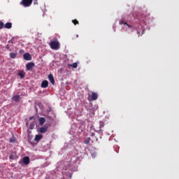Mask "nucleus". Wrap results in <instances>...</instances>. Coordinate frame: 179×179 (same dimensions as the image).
I'll use <instances>...</instances> for the list:
<instances>
[{"mask_svg":"<svg viewBox=\"0 0 179 179\" xmlns=\"http://www.w3.org/2000/svg\"><path fill=\"white\" fill-rule=\"evenodd\" d=\"M31 3H33V0H22L20 3L22 6L24 8H29L31 6Z\"/></svg>","mask_w":179,"mask_h":179,"instance_id":"1","label":"nucleus"},{"mask_svg":"<svg viewBox=\"0 0 179 179\" xmlns=\"http://www.w3.org/2000/svg\"><path fill=\"white\" fill-rule=\"evenodd\" d=\"M49 45H59V42L57 37H55L53 41H50Z\"/></svg>","mask_w":179,"mask_h":179,"instance_id":"2","label":"nucleus"},{"mask_svg":"<svg viewBox=\"0 0 179 179\" xmlns=\"http://www.w3.org/2000/svg\"><path fill=\"white\" fill-rule=\"evenodd\" d=\"M33 66H34V62H29L26 64V68L27 71H31V69H33Z\"/></svg>","mask_w":179,"mask_h":179,"instance_id":"3","label":"nucleus"},{"mask_svg":"<svg viewBox=\"0 0 179 179\" xmlns=\"http://www.w3.org/2000/svg\"><path fill=\"white\" fill-rule=\"evenodd\" d=\"M23 58L25 61H31V55L29 53L24 54Z\"/></svg>","mask_w":179,"mask_h":179,"instance_id":"4","label":"nucleus"},{"mask_svg":"<svg viewBox=\"0 0 179 179\" xmlns=\"http://www.w3.org/2000/svg\"><path fill=\"white\" fill-rule=\"evenodd\" d=\"M50 83H52V85H55V80L54 79V76H52V74H49L48 76Z\"/></svg>","mask_w":179,"mask_h":179,"instance_id":"5","label":"nucleus"},{"mask_svg":"<svg viewBox=\"0 0 179 179\" xmlns=\"http://www.w3.org/2000/svg\"><path fill=\"white\" fill-rule=\"evenodd\" d=\"M22 162H23L24 164H25V166H27V164H29V163H30V158L29 157H24L22 159Z\"/></svg>","mask_w":179,"mask_h":179,"instance_id":"6","label":"nucleus"},{"mask_svg":"<svg viewBox=\"0 0 179 179\" xmlns=\"http://www.w3.org/2000/svg\"><path fill=\"white\" fill-rule=\"evenodd\" d=\"M41 87L43 89H46V87H48V82L47 81V80L42 81Z\"/></svg>","mask_w":179,"mask_h":179,"instance_id":"7","label":"nucleus"},{"mask_svg":"<svg viewBox=\"0 0 179 179\" xmlns=\"http://www.w3.org/2000/svg\"><path fill=\"white\" fill-rule=\"evenodd\" d=\"M48 131V127L45 126L40 128V132L41 134H45Z\"/></svg>","mask_w":179,"mask_h":179,"instance_id":"8","label":"nucleus"},{"mask_svg":"<svg viewBox=\"0 0 179 179\" xmlns=\"http://www.w3.org/2000/svg\"><path fill=\"white\" fill-rule=\"evenodd\" d=\"M92 100L95 101L97 100V99H99V94H97V93L96 92H92Z\"/></svg>","mask_w":179,"mask_h":179,"instance_id":"9","label":"nucleus"},{"mask_svg":"<svg viewBox=\"0 0 179 179\" xmlns=\"http://www.w3.org/2000/svg\"><path fill=\"white\" fill-rule=\"evenodd\" d=\"M41 139H43V135L38 134V135H36L34 141H36V142H38L41 141Z\"/></svg>","mask_w":179,"mask_h":179,"instance_id":"10","label":"nucleus"},{"mask_svg":"<svg viewBox=\"0 0 179 179\" xmlns=\"http://www.w3.org/2000/svg\"><path fill=\"white\" fill-rule=\"evenodd\" d=\"M38 121L40 125H44V124H45V119L44 117H40Z\"/></svg>","mask_w":179,"mask_h":179,"instance_id":"11","label":"nucleus"},{"mask_svg":"<svg viewBox=\"0 0 179 179\" xmlns=\"http://www.w3.org/2000/svg\"><path fill=\"white\" fill-rule=\"evenodd\" d=\"M5 29H12V22H7L4 24Z\"/></svg>","mask_w":179,"mask_h":179,"instance_id":"12","label":"nucleus"},{"mask_svg":"<svg viewBox=\"0 0 179 179\" xmlns=\"http://www.w3.org/2000/svg\"><path fill=\"white\" fill-rule=\"evenodd\" d=\"M17 57V53L16 52H11L10 53V57L12 58L13 59H15Z\"/></svg>","mask_w":179,"mask_h":179,"instance_id":"13","label":"nucleus"},{"mask_svg":"<svg viewBox=\"0 0 179 179\" xmlns=\"http://www.w3.org/2000/svg\"><path fill=\"white\" fill-rule=\"evenodd\" d=\"M68 66H71L72 68L76 69V68H78V63L75 62L73 64H68Z\"/></svg>","mask_w":179,"mask_h":179,"instance_id":"14","label":"nucleus"},{"mask_svg":"<svg viewBox=\"0 0 179 179\" xmlns=\"http://www.w3.org/2000/svg\"><path fill=\"white\" fill-rule=\"evenodd\" d=\"M20 99V96H19V95H15V96H13V100L14 101H19Z\"/></svg>","mask_w":179,"mask_h":179,"instance_id":"15","label":"nucleus"},{"mask_svg":"<svg viewBox=\"0 0 179 179\" xmlns=\"http://www.w3.org/2000/svg\"><path fill=\"white\" fill-rule=\"evenodd\" d=\"M50 48H52V50H59V45H50Z\"/></svg>","mask_w":179,"mask_h":179,"instance_id":"16","label":"nucleus"},{"mask_svg":"<svg viewBox=\"0 0 179 179\" xmlns=\"http://www.w3.org/2000/svg\"><path fill=\"white\" fill-rule=\"evenodd\" d=\"M18 76L21 78V79H23V78H24V73L22 72V71H20L18 73Z\"/></svg>","mask_w":179,"mask_h":179,"instance_id":"17","label":"nucleus"},{"mask_svg":"<svg viewBox=\"0 0 179 179\" xmlns=\"http://www.w3.org/2000/svg\"><path fill=\"white\" fill-rule=\"evenodd\" d=\"M16 142V138H15L13 136H12L11 138H10V143H15Z\"/></svg>","mask_w":179,"mask_h":179,"instance_id":"18","label":"nucleus"},{"mask_svg":"<svg viewBox=\"0 0 179 179\" xmlns=\"http://www.w3.org/2000/svg\"><path fill=\"white\" fill-rule=\"evenodd\" d=\"M99 128H100V129H101V128H104L103 122H102V121L99 122Z\"/></svg>","mask_w":179,"mask_h":179,"instance_id":"19","label":"nucleus"},{"mask_svg":"<svg viewBox=\"0 0 179 179\" xmlns=\"http://www.w3.org/2000/svg\"><path fill=\"white\" fill-rule=\"evenodd\" d=\"M84 143H85V145H87V144L90 143V137L87 138L85 141Z\"/></svg>","mask_w":179,"mask_h":179,"instance_id":"20","label":"nucleus"},{"mask_svg":"<svg viewBox=\"0 0 179 179\" xmlns=\"http://www.w3.org/2000/svg\"><path fill=\"white\" fill-rule=\"evenodd\" d=\"M72 23L76 26V24H79V21H78V20H73Z\"/></svg>","mask_w":179,"mask_h":179,"instance_id":"21","label":"nucleus"},{"mask_svg":"<svg viewBox=\"0 0 179 179\" xmlns=\"http://www.w3.org/2000/svg\"><path fill=\"white\" fill-rule=\"evenodd\" d=\"M5 24H3V22L2 21H0V30L3 29Z\"/></svg>","mask_w":179,"mask_h":179,"instance_id":"22","label":"nucleus"},{"mask_svg":"<svg viewBox=\"0 0 179 179\" xmlns=\"http://www.w3.org/2000/svg\"><path fill=\"white\" fill-rule=\"evenodd\" d=\"M120 23H121V24H127L128 26V27H132L131 25L128 24V23L124 22V21L121 22Z\"/></svg>","mask_w":179,"mask_h":179,"instance_id":"23","label":"nucleus"},{"mask_svg":"<svg viewBox=\"0 0 179 179\" xmlns=\"http://www.w3.org/2000/svg\"><path fill=\"white\" fill-rule=\"evenodd\" d=\"M38 0H34V5H38V2H37Z\"/></svg>","mask_w":179,"mask_h":179,"instance_id":"24","label":"nucleus"},{"mask_svg":"<svg viewBox=\"0 0 179 179\" xmlns=\"http://www.w3.org/2000/svg\"><path fill=\"white\" fill-rule=\"evenodd\" d=\"M38 37L41 38L43 37V34L41 33H38Z\"/></svg>","mask_w":179,"mask_h":179,"instance_id":"25","label":"nucleus"},{"mask_svg":"<svg viewBox=\"0 0 179 179\" xmlns=\"http://www.w3.org/2000/svg\"><path fill=\"white\" fill-rule=\"evenodd\" d=\"M33 118H34V117H30L29 120L31 121L33 120Z\"/></svg>","mask_w":179,"mask_h":179,"instance_id":"26","label":"nucleus"},{"mask_svg":"<svg viewBox=\"0 0 179 179\" xmlns=\"http://www.w3.org/2000/svg\"><path fill=\"white\" fill-rule=\"evenodd\" d=\"M145 34V30H143V33H142V34Z\"/></svg>","mask_w":179,"mask_h":179,"instance_id":"27","label":"nucleus"},{"mask_svg":"<svg viewBox=\"0 0 179 179\" xmlns=\"http://www.w3.org/2000/svg\"><path fill=\"white\" fill-rule=\"evenodd\" d=\"M99 132H101V129L99 130Z\"/></svg>","mask_w":179,"mask_h":179,"instance_id":"28","label":"nucleus"},{"mask_svg":"<svg viewBox=\"0 0 179 179\" xmlns=\"http://www.w3.org/2000/svg\"><path fill=\"white\" fill-rule=\"evenodd\" d=\"M32 128H31V129Z\"/></svg>","mask_w":179,"mask_h":179,"instance_id":"29","label":"nucleus"}]
</instances>
